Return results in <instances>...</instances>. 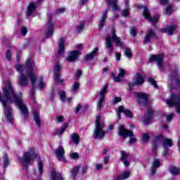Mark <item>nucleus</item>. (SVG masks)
<instances>
[{"label": "nucleus", "instance_id": "nucleus-28", "mask_svg": "<svg viewBox=\"0 0 180 180\" xmlns=\"http://www.w3.org/2000/svg\"><path fill=\"white\" fill-rule=\"evenodd\" d=\"M84 28H85V21L80 22L79 25L75 27L76 33H82Z\"/></svg>", "mask_w": 180, "mask_h": 180}, {"label": "nucleus", "instance_id": "nucleus-26", "mask_svg": "<svg viewBox=\"0 0 180 180\" xmlns=\"http://www.w3.org/2000/svg\"><path fill=\"white\" fill-rule=\"evenodd\" d=\"M37 8V5L34 4V2H30L27 8L26 11V16L27 18H29V16L32 15L33 12L36 11V8Z\"/></svg>", "mask_w": 180, "mask_h": 180}, {"label": "nucleus", "instance_id": "nucleus-32", "mask_svg": "<svg viewBox=\"0 0 180 180\" xmlns=\"http://www.w3.org/2000/svg\"><path fill=\"white\" fill-rule=\"evenodd\" d=\"M103 102H105V96H101L98 98V101L97 103V110H99L103 108Z\"/></svg>", "mask_w": 180, "mask_h": 180}, {"label": "nucleus", "instance_id": "nucleus-59", "mask_svg": "<svg viewBox=\"0 0 180 180\" xmlns=\"http://www.w3.org/2000/svg\"><path fill=\"white\" fill-rule=\"evenodd\" d=\"M63 12H65V8L62 7V8L56 10V15H60V13H63Z\"/></svg>", "mask_w": 180, "mask_h": 180}, {"label": "nucleus", "instance_id": "nucleus-53", "mask_svg": "<svg viewBox=\"0 0 180 180\" xmlns=\"http://www.w3.org/2000/svg\"><path fill=\"white\" fill-rule=\"evenodd\" d=\"M51 179L57 180V172H56V169H53L51 171Z\"/></svg>", "mask_w": 180, "mask_h": 180}, {"label": "nucleus", "instance_id": "nucleus-9", "mask_svg": "<svg viewBox=\"0 0 180 180\" xmlns=\"http://www.w3.org/2000/svg\"><path fill=\"white\" fill-rule=\"evenodd\" d=\"M54 75H55V81L56 84H63L64 82V79H61V74L60 73L61 71V65H60V62H56L54 68Z\"/></svg>", "mask_w": 180, "mask_h": 180}, {"label": "nucleus", "instance_id": "nucleus-18", "mask_svg": "<svg viewBox=\"0 0 180 180\" xmlns=\"http://www.w3.org/2000/svg\"><path fill=\"white\" fill-rule=\"evenodd\" d=\"M121 156L120 158V161L124 164V167H130V162H129V153H126V150H121Z\"/></svg>", "mask_w": 180, "mask_h": 180}, {"label": "nucleus", "instance_id": "nucleus-54", "mask_svg": "<svg viewBox=\"0 0 180 180\" xmlns=\"http://www.w3.org/2000/svg\"><path fill=\"white\" fill-rule=\"evenodd\" d=\"M119 102H122V98L120 97H115L112 99V105H117Z\"/></svg>", "mask_w": 180, "mask_h": 180}, {"label": "nucleus", "instance_id": "nucleus-21", "mask_svg": "<svg viewBox=\"0 0 180 180\" xmlns=\"http://www.w3.org/2000/svg\"><path fill=\"white\" fill-rule=\"evenodd\" d=\"M109 11V10L105 9L103 13H102V16H101V20L99 22V24L98 25V30H102V29L103 28V26H105V23H106V20L108 19V12Z\"/></svg>", "mask_w": 180, "mask_h": 180}, {"label": "nucleus", "instance_id": "nucleus-36", "mask_svg": "<svg viewBox=\"0 0 180 180\" xmlns=\"http://www.w3.org/2000/svg\"><path fill=\"white\" fill-rule=\"evenodd\" d=\"M109 88V84L107 83L103 89L100 91V96H105L106 95V92H108V89Z\"/></svg>", "mask_w": 180, "mask_h": 180}, {"label": "nucleus", "instance_id": "nucleus-20", "mask_svg": "<svg viewBox=\"0 0 180 180\" xmlns=\"http://www.w3.org/2000/svg\"><path fill=\"white\" fill-rule=\"evenodd\" d=\"M27 84H29V77L25 74L21 73L19 77L18 86H27Z\"/></svg>", "mask_w": 180, "mask_h": 180}, {"label": "nucleus", "instance_id": "nucleus-12", "mask_svg": "<svg viewBox=\"0 0 180 180\" xmlns=\"http://www.w3.org/2000/svg\"><path fill=\"white\" fill-rule=\"evenodd\" d=\"M152 39H158V37H157L155 32L150 28L148 30L147 34L143 38V46L148 44V43L151 41Z\"/></svg>", "mask_w": 180, "mask_h": 180}, {"label": "nucleus", "instance_id": "nucleus-4", "mask_svg": "<svg viewBox=\"0 0 180 180\" xmlns=\"http://www.w3.org/2000/svg\"><path fill=\"white\" fill-rule=\"evenodd\" d=\"M117 135L120 136V137H122V139H127V137H130L129 140V144H134L137 140L136 138H133L134 137V133L133 131L126 129L123 124H120L118 127Z\"/></svg>", "mask_w": 180, "mask_h": 180}, {"label": "nucleus", "instance_id": "nucleus-35", "mask_svg": "<svg viewBox=\"0 0 180 180\" xmlns=\"http://www.w3.org/2000/svg\"><path fill=\"white\" fill-rule=\"evenodd\" d=\"M112 41H115V46L117 47H123L124 46L123 42H122V39H120V37H117V38H115V39H112Z\"/></svg>", "mask_w": 180, "mask_h": 180}, {"label": "nucleus", "instance_id": "nucleus-56", "mask_svg": "<svg viewBox=\"0 0 180 180\" xmlns=\"http://www.w3.org/2000/svg\"><path fill=\"white\" fill-rule=\"evenodd\" d=\"M15 68L18 72H21V74H23V66L20 64L16 65Z\"/></svg>", "mask_w": 180, "mask_h": 180}, {"label": "nucleus", "instance_id": "nucleus-11", "mask_svg": "<svg viewBox=\"0 0 180 180\" xmlns=\"http://www.w3.org/2000/svg\"><path fill=\"white\" fill-rule=\"evenodd\" d=\"M143 16L146 20L150 22V23H157L158 20H160L159 16L151 17V14H150V9L148 8L145 7V11L143 12Z\"/></svg>", "mask_w": 180, "mask_h": 180}, {"label": "nucleus", "instance_id": "nucleus-22", "mask_svg": "<svg viewBox=\"0 0 180 180\" xmlns=\"http://www.w3.org/2000/svg\"><path fill=\"white\" fill-rule=\"evenodd\" d=\"M48 30L45 33L46 37H49V36H51L54 32V24L53 23V17H50L49 20L48 21Z\"/></svg>", "mask_w": 180, "mask_h": 180}, {"label": "nucleus", "instance_id": "nucleus-25", "mask_svg": "<svg viewBox=\"0 0 180 180\" xmlns=\"http://www.w3.org/2000/svg\"><path fill=\"white\" fill-rule=\"evenodd\" d=\"M58 53L63 54L64 51H65V38L61 37L60 38L58 42Z\"/></svg>", "mask_w": 180, "mask_h": 180}, {"label": "nucleus", "instance_id": "nucleus-29", "mask_svg": "<svg viewBox=\"0 0 180 180\" xmlns=\"http://www.w3.org/2000/svg\"><path fill=\"white\" fill-rule=\"evenodd\" d=\"M174 146V142H172V140L169 138L165 139L162 146L163 148H168V147H172Z\"/></svg>", "mask_w": 180, "mask_h": 180}, {"label": "nucleus", "instance_id": "nucleus-49", "mask_svg": "<svg viewBox=\"0 0 180 180\" xmlns=\"http://www.w3.org/2000/svg\"><path fill=\"white\" fill-rule=\"evenodd\" d=\"M96 127L98 126H105V123H101V115H98L96 119Z\"/></svg>", "mask_w": 180, "mask_h": 180}, {"label": "nucleus", "instance_id": "nucleus-37", "mask_svg": "<svg viewBox=\"0 0 180 180\" xmlns=\"http://www.w3.org/2000/svg\"><path fill=\"white\" fill-rule=\"evenodd\" d=\"M142 141H143V143H146L147 144H148V143H150V134L147 133L143 134Z\"/></svg>", "mask_w": 180, "mask_h": 180}, {"label": "nucleus", "instance_id": "nucleus-45", "mask_svg": "<svg viewBox=\"0 0 180 180\" xmlns=\"http://www.w3.org/2000/svg\"><path fill=\"white\" fill-rule=\"evenodd\" d=\"M80 85L81 84H79V83L75 82L73 84V85L72 86V92H77V91H78V89H79Z\"/></svg>", "mask_w": 180, "mask_h": 180}, {"label": "nucleus", "instance_id": "nucleus-13", "mask_svg": "<svg viewBox=\"0 0 180 180\" xmlns=\"http://www.w3.org/2000/svg\"><path fill=\"white\" fill-rule=\"evenodd\" d=\"M155 114V111L154 109L151 108H148L147 109V112H145L143 123L145 124H148L153 119H154V115Z\"/></svg>", "mask_w": 180, "mask_h": 180}, {"label": "nucleus", "instance_id": "nucleus-7", "mask_svg": "<svg viewBox=\"0 0 180 180\" xmlns=\"http://www.w3.org/2000/svg\"><path fill=\"white\" fill-rule=\"evenodd\" d=\"M111 33L112 35V38H110L109 36L105 37V44L106 46L109 49L110 53H113L115 51V47H113L112 40H115V39H117L119 37L116 35V30L114 28L112 29Z\"/></svg>", "mask_w": 180, "mask_h": 180}, {"label": "nucleus", "instance_id": "nucleus-38", "mask_svg": "<svg viewBox=\"0 0 180 180\" xmlns=\"http://www.w3.org/2000/svg\"><path fill=\"white\" fill-rule=\"evenodd\" d=\"M72 140L75 144L79 143V135L77 133H74L72 136Z\"/></svg>", "mask_w": 180, "mask_h": 180}, {"label": "nucleus", "instance_id": "nucleus-51", "mask_svg": "<svg viewBox=\"0 0 180 180\" xmlns=\"http://www.w3.org/2000/svg\"><path fill=\"white\" fill-rule=\"evenodd\" d=\"M129 176H130V172L129 171L124 172L121 175L122 179H127Z\"/></svg>", "mask_w": 180, "mask_h": 180}, {"label": "nucleus", "instance_id": "nucleus-1", "mask_svg": "<svg viewBox=\"0 0 180 180\" xmlns=\"http://www.w3.org/2000/svg\"><path fill=\"white\" fill-rule=\"evenodd\" d=\"M3 94L6 100H4L2 94L0 93V102L2 103L4 110V117L8 123L13 124V117H12V107H11V105H8V102H10V103H13V99L16 106L19 108L22 115L24 116L29 115L27 106L25 105L23 100L22 99V98H23L22 92L20 91L18 95L15 94V90L13 89V87L11 83H8L5 87H3ZM12 96L13 99H12Z\"/></svg>", "mask_w": 180, "mask_h": 180}, {"label": "nucleus", "instance_id": "nucleus-55", "mask_svg": "<svg viewBox=\"0 0 180 180\" xmlns=\"http://www.w3.org/2000/svg\"><path fill=\"white\" fill-rule=\"evenodd\" d=\"M60 98L62 102H64L67 99V95H65V91H63L60 94Z\"/></svg>", "mask_w": 180, "mask_h": 180}, {"label": "nucleus", "instance_id": "nucleus-61", "mask_svg": "<svg viewBox=\"0 0 180 180\" xmlns=\"http://www.w3.org/2000/svg\"><path fill=\"white\" fill-rule=\"evenodd\" d=\"M22 36H26L27 34V27H22L21 29Z\"/></svg>", "mask_w": 180, "mask_h": 180}, {"label": "nucleus", "instance_id": "nucleus-58", "mask_svg": "<svg viewBox=\"0 0 180 180\" xmlns=\"http://www.w3.org/2000/svg\"><path fill=\"white\" fill-rule=\"evenodd\" d=\"M70 157L72 158V160H78V158H79V155L78 153H73L71 154Z\"/></svg>", "mask_w": 180, "mask_h": 180}, {"label": "nucleus", "instance_id": "nucleus-57", "mask_svg": "<svg viewBox=\"0 0 180 180\" xmlns=\"http://www.w3.org/2000/svg\"><path fill=\"white\" fill-rule=\"evenodd\" d=\"M172 119H174V114H169L167 115L166 120L167 123H171V122H172Z\"/></svg>", "mask_w": 180, "mask_h": 180}, {"label": "nucleus", "instance_id": "nucleus-3", "mask_svg": "<svg viewBox=\"0 0 180 180\" xmlns=\"http://www.w3.org/2000/svg\"><path fill=\"white\" fill-rule=\"evenodd\" d=\"M36 158H37V154L34 153V148H30L29 152H24L21 158V162L25 171L29 169V165L30 162H33Z\"/></svg>", "mask_w": 180, "mask_h": 180}, {"label": "nucleus", "instance_id": "nucleus-41", "mask_svg": "<svg viewBox=\"0 0 180 180\" xmlns=\"http://www.w3.org/2000/svg\"><path fill=\"white\" fill-rule=\"evenodd\" d=\"M124 54L128 58H131L133 57V53L130 48H126L124 50Z\"/></svg>", "mask_w": 180, "mask_h": 180}, {"label": "nucleus", "instance_id": "nucleus-60", "mask_svg": "<svg viewBox=\"0 0 180 180\" xmlns=\"http://www.w3.org/2000/svg\"><path fill=\"white\" fill-rule=\"evenodd\" d=\"M115 58L117 61H120V60L122 59V53H120V52H116Z\"/></svg>", "mask_w": 180, "mask_h": 180}, {"label": "nucleus", "instance_id": "nucleus-33", "mask_svg": "<svg viewBox=\"0 0 180 180\" xmlns=\"http://www.w3.org/2000/svg\"><path fill=\"white\" fill-rule=\"evenodd\" d=\"M169 171L170 174H172V175H174V176L179 175V173H180L179 169L174 167H169Z\"/></svg>", "mask_w": 180, "mask_h": 180}, {"label": "nucleus", "instance_id": "nucleus-16", "mask_svg": "<svg viewBox=\"0 0 180 180\" xmlns=\"http://www.w3.org/2000/svg\"><path fill=\"white\" fill-rule=\"evenodd\" d=\"M55 154L58 160L62 162H67V160H65V157H64V154H65V150H64V147L63 146H58V148L55 151Z\"/></svg>", "mask_w": 180, "mask_h": 180}, {"label": "nucleus", "instance_id": "nucleus-14", "mask_svg": "<svg viewBox=\"0 0 180 180\" xmlns=\"http://www.w3.org/2000/svg\"><path fill=\"white\" fill-rule=\"evenodd\" d=\"M179 75V69H178V67L175 66L173 73L170 72V74L169 75V81L171 82L169 86L172 91V89H174V81L179 78L178 77Z\"/></svg>", "mask_w": 180, "mask_h": 180}, {"label": "nucleus", "instance_id": "nucleus-2", "mask_svg": "<svg viewBox=\"0 0 180 180\" xmlns=\"http://www.w3.org/2000/svg\"><path fill=\"white\" fill-rule=\"evenodd\" d=\"M34 68H36V64L34 63V61H32V59H30V58H28L26 60V63H25V70H26L27 75L29 76L31 85L33 89L36 88V81H37L36 75L33 72V71L34 70Z\"/></svg>", "mask_w": 180, "mask_h": 180}, {"label": "nucleus", "instance_id": "nucleus-47", "mask_svg": "<svg viewBox=\"0 0 180 180\" xmlns=\"http://www.w3.org/2000/svg\"><path fill=\"white\" fill-rule=\"evenodd\" d=\"M124 110V106L120 105L118 107V119L120 120L122 118V113H123Z\"/></svg>", "mask_w": 180, "mask_h": 180}, {"label": "nucleus", "instance_id": "nucleus-24", "mask_svg": "<svg viewBox=\"0 0 180 180\" xmlns=\"http://www.w3.org/2000/svg\"><path fill=\"white\" fill-rule=\"evenodd\" d=\"M144 82H146V77L140 73H136L135 75V84L136 86H141Z\"/></svg>", "mask_w": 180, "mask_h": 180}, {"label": "nucleus", "instance_id": "nucleus-39", "mask_svg": "<svg viewBox=\"0 0 180 180\" xmlns=\"http://www.w3.org/2000/svg\"><path fill=\"white\" fill-rule=\"evenodd\" d=\"M68 127V124L65 123L60 129H57L56 131H58L59 136H61L62 134H63L64 131L67 130Z\"/></svg>", "mask_w": 180, "mask_h": 180}, {"label": "nucleus", "instance_id": "nucleus-50", "mask_svg": "<svg viewBox=\"0 0 180 180\" xmlns=\"http://www.w3.org/2000/svg\"><path fill=\"white\" fill-rule=\"evenodd\" d=\"M6 58L8 61H12V51L11 50H7L6 52Z\"/></svg>", "mask_w": 180, "mask_h": 180}, {"label": "nucleus", "instance_id": "nucleus-5", "mask_svg": "<svg viewBox=\"0 0 180 180\" xmlns=\"http://www.w3.org/2000/svg\"><path fill=\"white\" fill-rule=\"evenodd\" d=\"M154 61L157 64L160 71L162 72H165V68H164V54L160 53L158 55H150L148 62L154 63Z\"/></svg>", "mask_w": 180, "mask_h": 180}, {"label": "nucleus", "instance_id": "nucleus-42", "mask_svg": "<svg viewBox=\"0 0 180 180\" xmlns=\"http://www.w3.org/2000/svg\"><path fill=\"white\" fill-rule=\"evenodd\" d=\"M123 113L125 115V116H127V117H129V119H131V117H133V112H131L130 110L124 109V107Z\"/></svg>", "mask_w": 180, "mask_h": 180}, {"label": "nucleus", "instance_id": "nucleus-30", "mask_svg": "<svg viewBox=\"0 0 180 180\" xmlns=\"http://www.w3.org/2000/svg\"><path fill=\"white\" fill-rule=\"evenodd\" d=\"M9 166V158L8 156V154L5 153L3 156V167L4 169L8 168Z\"/></svg>", "mask_w": 180, "mask_h": 180}, {"label": "nucleus", "instance_id": "nucleus-62", "mask_svg": "<svg viewBox=\"0 0 180 180\" xmlns=\"http://www.w3.org/2000/svg\"><path fill=\"white\" fill-rule=\"evenodd\" d=\"M88 169H89V168H88V166H86V165H84L83 167H82V174H86V172H88Z\"/></svg>", "mask_w": 180, "mask_h": 180}, {"label": "nucleus", "instance_id": "nucleus-31", "mask_svg": "<svg viewBox=\"0 0 180 180\" xmlns=\"http://www.w3.org/2000/svg\"><path fill=\"white\" fill-rule=\"evenodd\" d=\"M37 165H38V172L40 176H41L43 175V161L41 160V159L40 158L38 159Z\"/></svg>", "mask_w": 180, "mask_h": 180}, {"label": "nucleus", "instance_id": "nucleus-44", "mask_svg": "<svg viewBox=\"0 0 180 180\" xmlns=\"http://www.w3.org/2000/svg\"><path fill=\"white\" fill-rule=\"evenodd\" d=\"M130 35L132 37H136L137 36V30L136 29V27H130Z\"/></svg>", "mask_w": 180, "mask_h": 180}, {"label": "nucleus", "instance_id": "nucleus-48", "mask_svg": "<svg viewBox=\"0 0 180 180\" xmlns=\"http://www.w3.org/2000/svg\"><path fill=\"white\" fill-rule=\"evenodd\" d=\"M173 8L172 5H169L167 8H166V15H168L169 16H171L172 15V11H173Z\"/></svg>", "mask_w": 180, "mask_h": 180}, {"label": "nucleus", "instance_id": "nucleus-19", "mask_svg": "<svg viewBox=\"0 0 180 180\" xmlns=\"http://www.w3.org/2000/svg\"><path fill=\"white\" fill-rule=\"evenodd\" d=\"M98 51H99V49L95 48L91 52L86 54L84 58V63H88V61L94 60L95 57H98Z\"/></svg>", "mask_w": 180, "mask_h": 180}, {"label": "nucleus", "instance_id": "nucleus-40", "mask_svg": "<svg viewBox=\"0 0 180 180\" xmlns=\"http://www.w3.org/2000/svg\"><path fill=\"white\" fill-rule=\"evenodd\" d=\"M78 171H79V167L76 166L75 169L72 171V179H76L77 176L78 175Z\"/></svg>", "mask_w": 180, "mask_h": 180}, {"label": "nucleus", "instance_id": "nucleus-43", "mask_svg": "<svg viewBox=\"0 0 180 180\" xmlns=\"http://www.w3.org/2000/svg\"><path fill=\"white\" fill-rule=\"evenodd\" d=\"M161 166V162L160 161V159H155L153 162L152 167L154 168H160Z\"/></svg>", "mask_w": 180, "mask_h": 180}, {"label": "nucleus", "instance_id": "nucleus-64", "mask_svg": "<svg viewBox=\"0 0 180 180\" xmlns=\"http://www.w3.org/2000/svg\"><path fill=\"white\" fill-rule=\"evenodd\" d=\"M174 84H175V85H176L178 88H179V86H180V79H179V77L177 78V79H176L174 80Z\"/></svg>", "mask_w": 180, "mask_h": 180}, {"label": "nucleus", "instance_id": "nucleus-27", "mask_svg": "<svg viewBox=\"0 0 180 180\" xmlns=\"http://www.w3.org/2000/svg\"><path fill=\"white\" fill-rule=\"evenodd\" d=\"M33 116L35 126H37L38 129H41V119H40V115H39V112L37 110L33 111Z\"/></svg>", "mask_w": 180, "mask_h": 180}, {"label": "nucleus", "instance_id": "nucleus-17", "mask_svg": "<svg viewBox=\"0 0 180 180\" xmlns=\"http://www.w3.org/2000/svg\"><path fill=\"white\" fill-rule=\"evenodd\" d=\"M110 77L113 78L114 82H122L121 78H124V76L126 75V70L124 69L120 70V72L117 76H116V73L115 72H110Z\"/></svg>", "mask_w": 180, "mask_h": 180}, {"label": "nucleus", "instance_id": "nucleus-52", "mask_svg": "<svg viewBox=\"0 0 180 180\" xmlns=\"http://www.w3.org/2000/svg\"><path fill=\"white\" fill-rule=\"evenodd\" d=\"M39 89H44V86H46V84H44V82H43V77H39Z\"/></svg>", "mask_w": 180, "mask_h": 180}, {"label": "nucleus", "instance_id": "nucleus-23", "mask_svg": "<svg viewBox=\"0 0 180 180\" xmlns=\"http://www.w3.org/2000/svg\"><path fill=\"white\" fill-rule=\"evenodd\" d=\"M176 30V25H171L167 26L166 28H162L160 32H162V33H168L169 36H172V34H174V32H175Z\"/></svg>", "mask_w": 180, "mask_h": 180}, {"label": "nucleus", "instance_id": "nucleus-15", "mask_svg": "<svg viewBox=\"0 0 180 180\" xmlns=\"http://www.w3.org/2000/svg\"><path fill=\"white\" fill-rule=\"evenodd\" d=\"M81 54V51L73 50L70 52L69 56L66 58V61L68 63H74L79 58V56Z\"/></svg>", "mask_w": 180, "mask_h": 180}, {"label": "nucleus", "instance_id": "nucleus-63", "mask_svg": "<svg viewBox=\"0 0 180 180\" xmlns=\"http://www.w3.org/2000/svg\"><path fill=\"white\" fill-rule=\"evenodd\" d=\"M112 11H120V7H119L117 3L112 4Z\"/></svg>", "mask_w": 180, "mask_h": 180}, {"label": "nucleus", "instance_id": "nucleus-46", "mask_svg": "<svg viewBox=\"0 0 180 180\" xmlns=\"http://www.w3.org/2000/svg\"><path fill=\"white\" fill-rule=\"evenodd\" d=\"M148 82L151 83L152 85H153L154 88H156V89H158V84H157V81H155V79H154L153 77H149Z\"/></svg>", "mask_w": 180, "mask_h": 180}, {"label": "nucleus", "instance_id": "nucleus-10", "mask_svg": "<svg viewBox=\"0 0 180 180\" xmlns=\"http://www.w3.org/2000/svg\"><path fill=\"white\" fill-rule=\"evenodd\" d=\"M103 127H105V125H97V127H95L93 134L94 139H103V137H105L106 131L103 130Z\"/></svg>", "mask_w": 180, "mask_h": 180}, {"label": "nucleus", "instance_id": "nucleus-34", "mask_svg": "<svg viewBox=\"0 0 180 180\" xmlns=\"http://www.w3.org/2000/svg\"><path fill=\"white\" fill-rule=\"evenodd\" d=\"M122 15L124 18H127L130 15V8H129V3L126 4V8L122 11Z\"/></svg>", "mask_w": 180, "mask_h": 180}, {"label": "nucleus", "instance_id": "nucleus-8", "mask_svg": "<svg viewBox=\"0 0 180 180\" xmlns=\"http://www.w3.org/2000/svg\"><path fill=\"white\" fill-rule=\"evenodd\" d=\"M162 140H164V135L162 134H160L154 137L152 143V153H153L154 155H156L158 147H160V142L162 141Z\"/></svg>", "mask_w": 180, "mask_h": 180}, {"label": "nucleus", "instance_id": "nucleus-6", "mask_svg": "<svg viewBox=\"0 0 180 180\" xmlns=\"http://www.w3.org/2000/svg\"><path fill=\"white\" fill-rule=\"evenodd\" d=\"M135 96L138 98V105L139 106L148 107V94L146 93H135Z\"/></svg>", "mask_w": 180, "mask_h": 180}]
</instances>
